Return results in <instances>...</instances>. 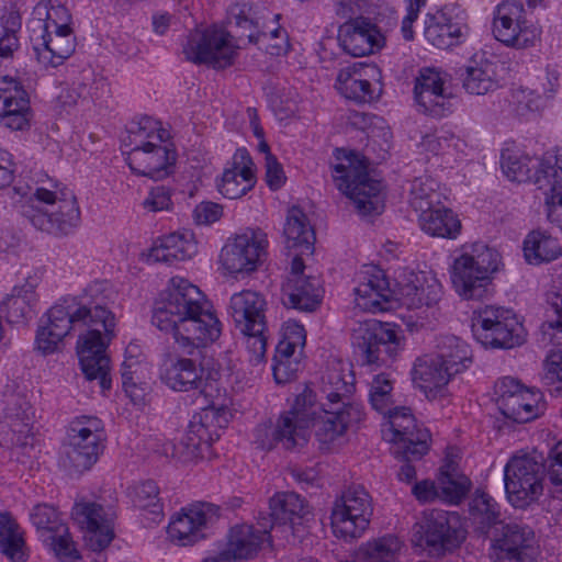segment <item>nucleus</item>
Instances as JSON below:
<instances>
[{
  "mask_svg": "<svg viewBox=\"0 0 562 562\" xmlns=\"http://www.w3.org/2000/svg\"><path fill=\"white\" fill-rule=\"evenodd\" d=\"M182 53L188 61L195 65L211 64V30L201 24L191 31L182 45Z\"/></svg>",
  "mask_w": 562,
  "mask_h": 562,
  "instance_id": "54",
  "label": "nucleus"
},
{
  "mask_svg": "<svg viewBox=\"0 0 562 562\" xmlns=\"http://www.w3.org/2000/svg\"><path fill=\"white\" fill-rule=\"evenodd\" d=\"M159 488L155 481L147 480L134 487L133 502L135 506L149 509L153 514L161 512Z\"/></svg>",
  "mask_w": 562,
  "mask_h": 562,
  "instance_id": "61",
  "label": "nucleus"
},
{
  "mask_svg": "<svg viewBox=\"0 0 562 562\" xmlns=\"http://www.w3.org/2000/svg\"><path fill=\"white\" fill-rule=\"evenodd\" d=\"M239 46L231 33L217 32L213 25V69H224L234 64Z\"/></svg>",
  "mask_w": 562,
  "mask_h": 562,
  "instance_id": "58",
  "label": "nucleus"
},
{
  "mask_svg": "<svg viewBox=\"0 0 562 562\" xmlns=\"http://www.w3.org/2000/svg\"><path fill=\"white\" fill-rule=\"evenodd\" d=\"M32 110L27 91L12 77L0 78V123L11 131H26L31 126Z\"/></svg>",
  "mask_w": 562,
  "mask_h": 562,
  "instance_id": "27",
  "label": "nucleus"
},
{
  "mask_svg": "<svg viewBox=\"0 0 562 562\" xmlns=\"http://www.w3.org/2000/svg\"><path fill=\"white\" fill-rule=\"evenodd\" d=\"M252 166L251 159L245 153L240 154V162H237L235 155L233 167L224 170L217 184L220 193L227 199H238L250 191L256 184Z\"/></svg>",
  "mask_w": 562,
  "mask_h": 562,
  "instance_id": "38",
  "label": "nucleus"
},
{
  "mask_svg": "<svg viewBox=\"0 0 562 562\" xmlns=\"http://www.w3.org/2000/svg\"><path fill=\"white\" fill-rule=\"evenodd\" d=\"M281 15L271 14L269 10L260 2L241 1L232 4L227 10L226 23L228 26L235 25L248 33L246 35L249 43L257 44L263 38L276 41L270 44L268 52L271 55H285L290 49L288 33L279 25Z\"/></svg>",
  "mask_w": 562,
  "mask_h": 562,
  "instance_id": "8",
  "label": "nucleus"
},
{
  "mask_svg": "<svg viewBox=\"0 0 562 562\" xmlns=\"http://www.w3.org/2000/svg\"><path fill=\"white\" fill-rule=\"evenodd\" d=\"M373 15L356 16L346 21L338 30L341 48L353 57H362L375 53L383 46L381 34Z\"/></svg>",
  "mask_w": 562,
  "mask_h": 562,
  "instance_id": "26",
  "label": "nucleus"
},
{
  "mask_svg": "<svg viewBox=\"0 0 562 562\" xmlns=\"http://www.w3.org/2000/svg\"><path fill=\"white\" fill-rule=\"evenodd\" d=\"M285 247L294 257L302 258L314 252L315 233L307 215L299 206L288 211L283 227Z\"/></svg>",
  "mask_w": 562,
  "mask_h": 562,
  "instance_id": "34",
  "label": "nucleus"
},
{
  "mask_svg": "<svg viewBox=\"0 0 562 562\" xmlns=\"http://www.w3.org/2000/svg\"><path fill=\"white\" fill-rule=\"evenodd\" d=\"M270 516L274 524L294 529L310 514L304 499L294 492L277 493L269 503Z\"/></svg>",
  "mask_w": 562,
  "mask_h": 562,
  "instance_id": "43",
  "label": "nucleus"
},
{
  "mask_svg": "<svg viewBox=\"0 0 562 562\" xmlns=\"http://www.w3.org/2000/svg\"><path fill=\"white\" fill-rule=\"evenodd\" d=\"M470 486L469 477L458 472L453 461L447 460L437 480L439 498L450 504H459L468 494Z\"/></svg>",
  "mask_w": 562,
  "mask_h": 562,
  "instance_id": "50",
  "label": "nucleus"
},
{
  "mask_svg": "<svg viewBox=\"0 0 562 562\" xmlns=\"http://www.w3.org/2000/svg\"><path fill=\"white\" fill-rule=\"evenodd\" d=\"M261 528L241 524L232 527L227 533V542L213 562H244L257 557L265 544L270 542L268 526L260 522Z\"/></svg>",
  "mask_w": 562,
  "mask_h": 562,
  "instance_id": "24",
  "label": "nucleus"
},
{
  "mask_svg": "<svg viewBox=\"0 0 562 562\" xmlns=\"http://www.w3.org/2000/svg\"><path fill=\"white\" fill-rule=\"evenodd\" d=\"M546 463L529 456L513 457L504 469L505 492L508 502L516 508H525L542 494V473Z\"/></svg>",
  "mask_w": 562,
  "mask_h": 562,
  "instance_id": "13",
  "label": "nucleus"
},
{
  "mask_svg": "<svg viewBox=\"0 0 562 562\" xmlns=\"http://www.w3.org/2000/svg\"><path fill=\"white\" fill-rule=\"evenodd\" d=\"M210 409L207 404L192 416L189 431L181 441L168 442L164 446L166 456H170L183 463L195 461L211 451Z\"/></svg>",
  "mask_w": 562,
  "mask_h": 562,
  "instance_id": "25",
  "label": "nucleus"
},
{
  "mask_svg": "<svg viewBox=\"0 0 562 562\" xmlns=\"http://www.w3.org/2000/svg\"><path fill=\"white\" fill-rule=\"evenodd\" d=\"M396 379L391 372L374 374L369 384V403L376 413L389 418V441H395V453H411L419 458L428 451L430 434L417 425L411 409L397 405L394 386Z\"/></svg>",
  "mask_w": 562,
  "mask_h": 562,
  "instance_id": "3",
  "label": "nucleus"
},
{
  "mask_svg": "<svg viewBox=\"0 0 562 562\" xmlns=\"http://www.w3.org/2000/svg\"><path fill=\"white\" fill-rule=\"evenodd\" d=\"M493 549L499 562H537L533 531L527 525L507 524Z\"/></svg>",
  "mask_w": 562,
  "mask_h": 562,
  "instance_id": "30",
  "label": "nucleus"
},
{
  "mask_svg": "<svg viewBox=\"0 0 562 562\" xmlns=\"http://www.w3.org/2000/svg\"><path fill=\"white\" fill-rule=\"evenodd\" d=\"M434 353L454 375L467 370L472 363L470 346L453 335L438 336Z\"/></svg>",
  "mask_w": 562,
  "mask_h": 562,
  "instance_id": "41",
  "label": "nucleus"
},
{
  "mask_svg": "<svg viewBox=\"0 0 562 562\" xmlns=\"http://www.w3.org/2000/svg\"><path fill=\"white\" fill-rule=\"evenodd\" d=\"M314 395L303 391L295 398L292 408L282 414L276 425H260L256 429V442L263 450L281 446L285 450L302 447L307 442L310 427L316 411L313 409Z\"/></svg>",
  "mask_w": 562,
  "mask_h": 562,
  "instance_id": "7",
  "label": "nucleus"
},
{
  "mask_svg": "<svg viewBox=\"0 0 562 562\" xmlns=\"http://www.w3.org/2000/svg\"><path fill=\"white\" fill-rule=\"evenodd\" d=\"M415 537L419 546L440 554L459 547L465 539V530L457 513L434 509L415 525Z\"/></svg>",
  "mask_w": 562,
  "mask_h": 562,
  "instance_id": "15",
  "label": "nucleus"
},
{
  "mask_svg": "<svg viewBox=\"0 0 562 562\" xmlns=\"http://www.w3.org/2000/svg\"><path fill=\"white\" fill-rule=\"evenodd\" d=\"M469 33L464 12L456 7L446 5L425 19L424 34L434 46L446 49L463 43Z\"/></svg>",
  "mask_w": 562,
  "mask_h": 562,
  "instance_id": "23",
  "label": "nucleus"
},
{
  "mask_svg": "<svg viewBox=\"0 0 562 562\" xmlns=\"http://www.w3.org/2000/svg\"><path fill=\"white\" fill-rule=\"evenodd\" d=\"M404 542L394 535H385L362 544L360 552L364 562H397Z\"/></svg>",
  "mask_w": 562,
  "mask_h": 562,
  "instance_id": "52",
  "label": "nucleus"
},
{
  "mask_svg": "<svg viewBox=\"0 0 562 562\" xmlns=\"http://www.w3.org/2000/svg\"><path fill=\"white\" fill-rule=\"evenodd\" d=\"M337 162L331 165V177L337 189L348 196L362 215L380 213L383 209L382 184L370 177L368 162L361 155L336 149Z\"/></svg>",
  "mask_w": 562,
  "mask_h": 562,
  "instance_id": "6",
  "label": "nucleus"
},
{
  "mask_svg": "<svg viewBox=\"0 0 562 562\" xmlns=\"http://www.w3.org/2000/svg\"><path fill=\"white\" fill-rule=\"evenodd\" d=\"M30 517L36 529L43 533L52 535L56 531H65L66 524L53 506L38 504L33 507Z\"/></svg>",
  "mask_w": 562,
  "mask_h": 562,
  "instance_id": "59",
  "label": "nucleus"
},
{
  "mask_svg": "<svg viewBox=\"0 0 562 562\" xmlns=\"http://www.w3.org/2000/svg\"><path fill=\"white\" fill-rule=\"evenodd\" d=\"M493 34L508 47L524 49L535 44L537 29L526 20L524 7L516 1L499 3L493 18Z\"/></svg>",
  "mask_w": 562,
  "mask_h": 562,
  "instance_id": "18",
  "label": "nucleus"
},
{
  "mask_svg": "<svg viewBox=\"0 0 562 562\" xmlns=\"http://www.w3.org/2000/svg\"><path fill=\"white\" fill-rule=\"evenodd\" d=\"M356 281L353 293L359 308L370 313L389 310L392 290L382 269L376 266H364L357 273Z\"/></svg>",
  "mask_w": 562,
  "mask_h": 562,
  "instance_id": "28",
  "label": "nucleus"
},
{
  "mask_svg": "<svg viewBox=\"0 0 562 562\" xmlns=\"http://www.w3.org/2000/svg\"><path fill=\"white\" fill-rule=\"evenodd\" d=\"M541 160L531 158L519 150L506 148L501 155V167L510 181L527 182L536 179Z\"/></svg>",
  "mask_w": 562,
  "mask_h": 562,
  "instance_id": "49",
  "label": "nucleus"
},
{
  "mask_svg": "<svg viewBox=\"0 0 562 562\" xmlns=\"http://www.w3.org/2000/svg\"><path fill=\"white\" fill-rule=\"evenodd\" d=\"M462 83L470 94L482 95L494 91L498 87L496 65L483 57L471 59L462 74Z\"/></svg>",
  "mask_w": 562,
  "mask_h": 562,
  "instance_id": "44",
  "label": "nucleus"
},
{
  "mask_svg": "<svg viewBox=\"0 0 562 562\" xmlns=\"http://www.w3.org/2000/svg\"><path fill=\"white\" fill-rule=\"evenodd\" d=\"M211 512V504L196 502L184 507L169 522L168 535L170 539L180 546L194 544L206 538L207 514Z\"/></svg>",
  "mask_w": 562,
  "mask_h": 562,
  "instance_id": "31",
  "label": "nucleus"
},
{
  "mask_svg": "<svg viewBox=\"0 0 562 562\" xmlns=\"http://www.w3.org/2000/svg\"><path fill=\"white\" fill-rule=\"evenodd\" d=\"M437 183L430 178H416L412 182L409 192V204L418 213L439 203Z\"/></svg>",
  "mask_w": 562,
  "mask_h": 562,
  "instance_id": "57",
  "label": "nucleus"
},
{
  "mask_svg": "<svg viewBox=\"0 0 562 562\" xmlns=\"http://www.w3.org/2000/svg\"><path fill=\"white\" fill-rule=\"evenodd\" d=\"M412 375L422 390L432 392L446 386L454 374L432 352L415 360Z\"/></svg>",
  "mask_w": 562,
  "mask_h": 562,
  "instance_id": "40",
  "label": "nucleus"
},
{
  "mask_svg": "<svg viewBox=\"0 0 562 562\" xmlns=\"http://www.w3.org/2000/svg\"><path fill=\"white\" fill-rule=\"evenodd\" d=\"M304 260L292 258L290 276L282 288L283 302L295 310L312 312L321 304L324 289L318 277L304 274Z\"/></svg>",
  "mask_w": 562,
  "mask_h": 562,
  "instance_id": "22",
  "label": "nucleus"
},
{
  "mask_svg": "<svg viewBox=\"0 0 562 562\" xmlns=\"http://www.w3.org/2000/svg\"><path fill=\"white\" fill-rule=\"evenodd\" d=\"M171 138L169 130L162 127L159 121L150 116H143L133 121L127 130V136L123 138V146L134 150L136 147L150 146L151 143L166 142Z\"/></svg>",
  "mask_w": 562,
  "mask_h": 562,
  "instance_id": "47",
  "label": "nucleus"
},
{
  "mask_svg": "<svg viewBox=\"0 0 562 562\" xmlns=\"http://www.w3.org/2000/svg\"><path fill=\"white\" fill-rule=\"evenodd\" d=\"M469 512L475 530L481 535H487L491 528L502 522L498 503L484 491L474 492Z\"/></svg>",
  "mask_w": 562,
  "mask_h": 562,
  "instance_id": "45",
  "label": "nucleus"
},
{
  "mask_svg": "<svg viewBox=\"0 0 562 562\" xmlns=\"http://www.w3.org/2000/svg\"><path fill=\"white\" fill-rule=\"evenodd\" d=\"M72 519L81 529H86V544L94 552L104 550L114 538L116 514L112 506L104 507L97 502L76 503Z\"/></svg>",
  "mask_w": 562,
  "mask_h": 562,
  "instance_id": "19",
  "label": "nucleus"
},
{
  "mask_svg": "<svg viewBox=\"0 0 562 562\" xmlns=\"http://www.w3.org/2000/svg\"><path fill=\"white\" fill-rule=\"evenodd\" d=\"M206 350L207 348L203 349L200 353L199 350L195 349L192 356L198 355L200 357V374L194 359L180 357L170 349H167L161 355V362L159 364V378L164 384L177 392H188L192 389H199L200 391L195 402L203 397L202 406L211 405V402L207 400L209 394L206 391L207 380L211 376L209 362L205 357Z\"/></svg>",
  "mask_w": 562,
  "mask_h": 562,
  "instance_id": "10",
  "label": "nucleus"
},
{
  "mask_svg": "<svg viewBox=\"0 0 562 562\" xmlns=\"http://www.w3.org/2000/svg\"><path fill=\"white\" fill-rule=\"evenodd\" d=\"M213 375L226 384H233V376L237 367V342L231 333L222 334V323L213 315Z\"/></svg>",
  "mask_w": 562,
  "mask_h": 562,
  "instance_id": "35",
  "label": "nucleus"
},
{
  "mask_svg": "<svg viewBox=\"0 0 562 562\" xmlns=\"http://www.w3.org/2000/svg\"><path fill=\"white\" fill-rule=\"evenodd\" d=\"M418 222L422 231L434 237L454 239L461 231L458 216L445 206L426 209L419 213Z\"/></svg>",
  "mask_w": 562,
  "mask_h": 562,
  "instance_id": "42",
  "label": "nucleus"
},
{
  "mask_svg": "<svg viewBox=\"0 0 562 562\" xmlns=\"http://www.w3.org/2000/svg\"><path fill=\"white\" fill-rule=\"evenodd\" d=\"M206 295L189 280L172 277L153 310L151 324L171 334L183 353L193 356L209 348L211 311L203 308Z\"/></svg>",
  "mask_w": 562,
  "mask_h": 562,
  "instance_id": "2",
  "label": "nucleus"
},
{
  "mask_svg": "<svg viewBox=\"0 0 562 562\" xmlns=\"http://www.w3.org/2000/svg\"><path fill=\"white\" fill-rule=\"evenodd\" d=\"M501 266L502 258L496 249L484 243L464 245L452 255L450 279L462 299L481 300L490 292Z\"/></svg>",
  "mask_w": 562,
  "mask_h": 562,
  "instance_id": "5",
  "label": "nucleus"
},
{
  "mask_svg": "<svg viewBox=\"0 0 562 562\" xmlns=\"http://www.w3.org/2000/svg\"><path fill=\"white\" fill-rule=\"evenodd\" d=\"M110 289L106 281L90 283L78 297H67L52 306L43 316L50 329L68 335L70 329L89 327L77 341V353L87 380H99L103 391L111 389L110 360L105 355L109 341L114 337L115 316L108 308Z\"/></svg>",
  "mask_w": 562,
  "mask_h": 562,
  "instance_id": "1",
  "label": "nucleus"
},
{
  "mask_svg": "<svg viewBox=\"0 0 562 562\" xmlns=\"http://www.w3.org/2000/svg\"><path fill=\"white\" fill-rule=\"evenodd\" d=\"M372 513L371 497L366 488L361 485L348 487L331 510L334 533L346 540L361 537L370 524Z\"/></svg>",
  "mask_w": 562,
  "mask_h": 562,
  "instance_id": "14",
  "label": "nucleus"
},
{
  "mask_svg": "<svg viewBox=\"0 0 562 562\" xmlns=\"http://www.w3.org/2000/svg\"><path fill=\"white\" fill-rule=\"evenodd\" d=\"M125 161L133 173L161 180L173 173L178 153L171 138L128 150Z\"/></svg>",
  "mask_w": 562,
  "mask_h": 562,
  "instance_id": "20",
  "label": "nucleus"
},
{
  "mask_svg": "<svg viewBox=\"0 0 562 562\" xmlns=\"http://www.w3.org/2000/svg\"><path fill=\"white\" fill-rule=\"evenodd\" d=\"M0 552L10 562H26L29 559V549L23 532L15 520L0 536Z\"/></svg>",
  "mask_w": 562,
  "mask_h": 562,
  "instance_id": "56",
  "label": "nucleus"
},
{
  "mask_svg": "<svg viewBox=\"0 0 562 562\" xmlns=\"http://www.w3.org/2000/svg\"><path fill=\"white\" fill-rule=\"evenodd\" d=\"M267 301L257 291L243 290L231 297L229 314L239 331L266 330Z\"/></svg>",
  "mask_w": 562,
  "mask_h": 562,
  "instance_id": "32",
  "label": "nucleus"
},
{
  "mask_svg": "<svg viewBox=\"0 0 562 562\" xmlns=\"http://www.w3.org/2000/svg\"><path fill=\"white\" fill-rule=\"evenodd\" d=\"M38 277L30 276L22 285H15L1 304V312L10 324H24L32 318L33 307L37 302L35 289Z\"/></svg>",
  "mask_w": 562,
  "mask_h": 562,
  "instance_id": "36",
  "label": "nucleus"
},
{
  "mask_svg": "<svg viewBox=\"0 0 562 562\" xmlns=\"http://www.w3.org/2000/svg\"><path fill=\"white\" fill-rule=\"evenodd\" d=\"M401 294L408 307H432L441 300L442 285L434 274L420 272L402 285Z\"/></svg>",
  "mask_w": 562,
  "mask_h": 562,
  "instance_id": "39",
  "label": "nucleus"
},
{
  "mask_svg": "<svg viewBox=\"0 0 562 562\" xmlns=\"http://www.w3.org/2000/svg\"><path fill=\"white\" fill-rule=\"evenodd\" d=\"M34 21L40 31L60 30L71 31V14L57 0H41L33 10Z\"/></svg>",
  "mask_w": 562,
  "mask_h": 562,
  "instance_id": "51",
  "label": "nucleus"
},
{
  "mask_svg": "<svg viewBox=\"0 0 562 562\" xmlns=\"http://www.w3.org/2000/svg\"><path fill=\"white\" fill-rule=\"evenodd\" d=\"M138 364V360L134 356H131L130 358H125L121 369L123 389L126 395L134 403L140 401L144 396V390L139 387L136 381L134 380V374L136 373V369H134V367Z\"/></svg>",
  "mask_w": 562,
  "mask_h": 562,
  "instance_id": "63",
  "label": "nucleus"
},
{
  "mask_svg": "<svg viewBox=\"0 0 562 562\" xmlns=\"http://www.w3.org/2000/svg\"><path fill=\"white\" fill-rule=\"evenodd\" d=\"M548 480L553 497L562 499V441H559L548 456Z\"/></svg>",
  "mask_w": 562,
  "mask_h": 562,
  "instance_id": "62",
  "label": "nucleus"
},
{
  "mask_svg": "<svg viewBox=\"0 0 562 562\" xmlns=\"http://www.w3.org/2000/svg\"><path fill=\"white\" fill-rule=\"evenodd\" d=\"M402 329L378 319L360 322L352 331V345L363 364L387 366L404 349Z\"/></svg>",
  "mask_w": 562,
  "mask_h": 562,
  "instance_id": "9",
  "label": "nucleus"
},
{
  "mask_svg": "<svg viewBox=\"0 0 562 562\" xmlns=\"http://www.w3.org/2000/svg\"><path fill=\"white\" fill-rule=\"evenodd\" d=\"M335 13L341 19H353L352 16L373 15L375 21H379L380 12L373 0H334Z\"/></svg>",
  "mask_w": 562,
  "mask_h": 562,
  "instance_id": "60",
  "label": "nucleus"
},
{
  "mask_svg": "<svg viewBox=\"0 0 562 562\" xmlns=\"http://www.w3.org/2000/svg\"><path fill=\"white\" fill-rule=\"evenodd\" d=\"M45 541H49V544L53 548L55 554L63 561L66 559L80 558L69 535L67 525L65 526V531H56L49 535Z\"/></svg>",
  "mask_w": 562,
  "mask_h": 562,
  "instance_id": "64",
  "label": "nucleus"
},
{
  "mask_svg": "<svg viewBox=\"0 0 562 562\" xmlns=\"http://www.w3.org/2000/svg\"><path fill=\"white\" fill-rule=\"evenodd\" d=\"M190 232L171 233L158 239L148 254V261L173 265L190 259L196 252V245Z\"/></svg>",
  "mask_w": 562,
  "mask_h": 562,
  "instance_id": "37",
  "label": "nucleus"
},
{
  "mask_svg": "<svg viewBox=\"0 0 562 562\" xmlns=\"http://www.w3.org/2000/svg\"><path fill=\"white\" fill-rule=\"evenodd\" d=\"M368 67L353 66L341 69L336 79V88L347 99L356 102H369L374 93L371 82L364 78Z\"/></svg>",
  "mask_w": 562,
  "mask_h": 562,
  "instance_id": "46",
  "label": "nucleus"
},
{
  "mask_svg": "<svg viewBox=\"0 0 562 562\" xmlns=\"http://www.w3.org/2000/svg\"><path fill=\"white\" fill-rule=\"evenodd\" d=\"M66 458L75 472L89 470L99 459L104 446V425L95 416H78L67 429Z\"/></svg>",
  "mask_w": 562,
  "mask_h": 562,
  "instance_id": "12",
  "label": "nucleus"
},
{
  "mask_svg": "<svg viewBox=\"0 0 562 562\" xmlns=\"http://www.w3.org/2000/svg\"><path fill=\"white\" fill-rule=\"evenodd\" d=\"M268 246V236L262 229L249 228L223 246L221 267L231 274L255 271L266 259Z\"/></svg>",
  "mask_w": 562,
  "mask_h": 562,
  "instance_id": "16",
  "label": "nucleus"
},
{
  "mask_svg": "<svg viewBox=\"0 0 562 562\" xmlns=\"http://www.w3.org/2000/svg\"><path fill=\"white\" fill-rule=\"evenodd\" d=\"M535 183L543 192L562 191V149L555 155H546L536 171Z\"/></svg>",
  "mask_w": 562,
  "mask_h": 562,
  "instance_id": "55",
  "label": "nucleus"
},
{
  "mask_svg": "<svg viewBox=\"0 0 562 562\" xmlns=\"http://www.w3.org/2000/svg\"><path fill=\"white\" fill-rule=\"evenodd\" d=\"M414 97L418 110L431 116H443L452 110V93L447 75L435 68H424L415 79Z\"/></svg>",
  "mask_w": 562,
  "mask_h": 562,
  "instance_id": "21",
  "label": "nucleus"
},
{
  "mask_svg": "<svg viewBox=\"0 0 562 562\" xmlns=\"http://www.w3.org/2000/svg\"><path fill=\"white\" fill-rule=\"evenodd\" d=\"M562 249L557 238L541 231H533L524 240V256L530 265L550 262L561 256Z\"/></svg>",
  "mask_w": 562,
  "mask_h": 562,
  "instance_id": "48",
  "label": "nucleus"
},
{
  "mask_svg": "<svg viewBox=\"0 0 562 562\" xmlns=\"http://www.w3.org/2000/svg\"><path fill=\"white\" fill-rule=\"evenodd\" d=\"M315 397L313 409L325 407L330 409L342 408L355 391L353 375L347 372L341 362H335L323 373L317 391L306 387Z\"/></svg>",
  "mask_w": 562,
  "mask_h": 562,
  "instance_id": "29",
  "label": "nucleus"
},
{
  "mask_svg": "<svg viewBox=\"0 0 562 562\" xmlns=\"http://www.w3.org/2000/svg\"><path fill=\"white\" fill-rule=\"evenodd\" d=\"M495 394L499 412L515 423L533 420L546 409L541 392L525 389L512 376H504L496 382Z\"/></svg>",
  "mask_w": 562,
  "mask_h": 562,
  "instance_id": "17",
  "label": "nucleus"
},
{
  "mask_svg": "<svg viewBox=\"0 0 562 562\" xmlns=\"http://www.w3.org/2000/svg\"><path fill=\"white\" fill-rule=\"evenodd\" d=\"M19 212L33 227L55 237L72 234L81 222L77 199L66 188H36L32 195L20 204Z\"/></svg>",
  "mask_w": 562,
  "mask_h": 562,
  "instance_id": "4",
  "label": "nucleus"
},
{
  "mask_svg": "<svg viewBox=\"0 0 562 562\" xmlns=\"http://www.w3.org/2000/svg\"><path fill=\"white\" fill-rule=\"evenodd\" d=\"M317 413L314 415L311 426L315 429V436L321 445V449H328L329 446L346 431L344 423L339 422L337 409L325 407H316Z\"/></svg>",
  "mask_w": 562,
  "mask_h": 562,
  "instance_id": "53",
  "label": "nucleus"
},
{
  "mask_svg": "<svg viewBox=\"0 0 562 562\" xmlns=\"http://www.w3.org/2000/svg\"><path fill=\"white\" fill-rule=\"evenodd\" d=\"M472 333L479 342L492 348H513L522 344V326L513 311L486 305L474 312Z\"/></svg>",
  "mask_w": 562,
  "mask_h": 562,
  "instance_id": "11",
  "label": "nucleus"
},
{
  "mask_svg": "<svg viewBox=\"0 0 562 562\" xmlns=\"http://www.w3.org/2000/svg\"><path fill=\"white\" fill-rule=\"evenodd\" d=\"M31 41L38 58L54 67L63 64L75 50V37L71 31L45 30L36 33L33 29Z\"/></svg>",
  "mask_w": 562,
  "mask_h": 562,
  "instance_id": "33",
  "label": "nucleus"
}]
</instances>
